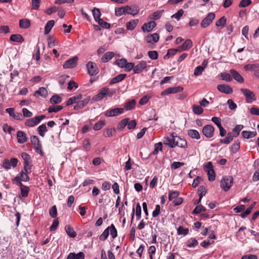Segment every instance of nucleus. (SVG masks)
Masks as SVG:
<instances>
[{"instance_id": "1", "label": "nucleus", "mask_w": 259, "mask_h": 259, "mask_svg": "<svg viewBox=\"0 0 259 259\" xmlns=\"http://www.w3.org/2000/svg\"><path fill=\"white\" fill-rule=\"evenodd\" d=\"M30 141L34 146L35 152L41 156L44 155V152L42 151V146L38 138L36 136H32L30 137Z\"/></svg>"}, {"instance_id": "2", "label": "nucleus", "mask_w": 259, "mask_h": 259, "mask_svg": "<svg viewBox=\"0 0 259 259\" xmlns=\"http://www.w3.org/2000/svg\"><path fill=\"white\" fill-rule=\"evenodd\" d=\"M177 137L176 133H172L170 135V137L164 138L163 143L171 148H174L178 144V142L176 141V138H177Z\"/></svg>"}, {"instance_id": "3", "label": "nucleus", "mask_w": 259, "mask_h": 259, "mask_svg": "<svg viewBox=\"0 0 259 259\" xmlns=\"http://www.w3.org/2000/svg\"><path fill=\"white\" fill-rule=\"evenodd\" d=\"M233 182V177L231 176H226L221 181V187L225 191H228L232 187Z\"/></svg>"}, {"instance_id": "4", "label": "nucleus", "mask_w": 259, "mask_h": 259, "mask_svg": "<svg viewBox=\"0 0 259 259\" xmlns=\"http://www.w3.org/2000/svg\"><path fill=\"white\" fill-rule=\"evenodd\" d=\"M240 91L245 96L246 103H250L256 100L255 94L250 90L242 88Z\"/></svg>"}, {"instance_id": "5", "label": "nucleus", "mask_w": 259, "mask_h": 259, "mask_svg": "<svg viewBox=\"0 0 259 259\" xmlns=\"http://www.w3.org/2000/svg\"><path fill=\"white\" fill-rule=\"evenodd\" d=\"M45 117L46 116L44 115L35 116L27 120L25 122V125L28 127H33L38 124L40 121Z\"/></svg>"}, {"instance_id": "6", "label": "nucleus", "mask_w": 259, "mask_h": 259, "mask_svg": "<svg viewBox=\"0 0 259 259\" xmlns=\"http://www.w3.org/2000/svg\"><path fill=\"white\" fill-rule=\"evenodd\" d=\"M124 109L122 108H115L106 111L104 115L107 117L116 116L123 113Z\"/></svg>"}, {"instance_id": "7", "label": "nucleus", "mask_w": 259, "mask_h": 259, "mask_svg": "<svg viewBox=\"0 0 259 259\" xmlns=\"http://www.w3.org/2000/svg\"><path fill=\"white\" fill-rule=\"evenodd\" d=\"M202 132L206 138H210L213 136L214 128L212 125L207 124L203 126Z\"/></svg>"}, {"instance_id": "8", "label": "nucleus", "mask_w": 259, "mask_h": 259, "mask_svg": "<svg viewBox=\"0 0 259 259\" xmlns=\"http://www.w3.org/2000/svg\"><path fill=\"white\" fill-rule=\"evenodd\" d=\"M87 68L88 69V73L91 76L95 75L99 72L96 64L93 62H89L87 64Z\"/></svg>"}, {"instance_id": "9", "label": "nucleus", "mask_w": 259, "mask_h": 259, "mask_svg": "<svg viewBox=\"0 0 259 259\" xmlns=\"http://www.w3.org/2000/svg\"><path fill=\"white\" fill-rule=\"evenodd\" d=\"M28 173L25 172V171L22 170L20 172V176L15 177L12 180L13 182L15 183L16 184H18V181L22 182H28L29 181V177L27 175Z\"/></svg>"}, {"instance_id": "10", "label": "nucleus", "mask_w": 259, "mask_h": 259, "mask_svg": "<svg viewBox=\"0 0 259 259\" xmlns=\"http://www.w3.org/2000/svg\"><path fill=\"white\" fill-rule=\"evenodd\" d=\"M214 18L215 14L213 13H209L201 21V26L203 28H206L210 24Z\"/></svg>"}, {"instance_id": "11", "label": "nucleus", "mask_w": 259, "mask_h": 259, "mask_svg": "<svg viewBox=\"0 0 259 259\" xmlns=\"http://www.w3.org/2000/svg\"><path fill=\"white\" fill-rule=\"evenodd\" d=\"M78 58L75 56L67 60L63 65L64 68H72L76 67Z\"/></svg>"}, {"instance_id": "12", "label": "nucleus", "mask_w": 259, "mask_h": 259, "mask_svg": "<svg viewBox=\"0 0 259 259\" xmlns=\"http://www.w3.org/2000/svg\"><path fill=\"white\" fill-rule=\"evenodd\" d=\"M159 39V34L157 33L150 34L145 37V40L148 44H154L158 41Z\"/></svg>"}, {"instance_id": "13", "label": "nucleus", "mask_w": 259, "mask_h": 259, "mask_svg": "<svg viewBox=\"0 0 259 259\" xmlns=\"http://www.w3.org/2000/svg\"><path fill=\"white\" fill-rule=\"evenodd\" d=\"M178 191H169L168 194V199L169 201H172V205L176 206L178 205Z\"/></svg>"}, {"instance_id": "14", "label": "nucleus", "mask_w": 259, "mask_h": 259, "mask_svg": "<svg viewBox=\"0 0 259 259\" xmlns=\"http://www.w3.org/2000/svg\"><path fill=\"white\" fill-rule=\"evenodd\" d=\"M217 89L220 92L226 94H230L233 93V89L228 84H219L217 86Z\"/></svg>"}, {"instance_id": "15", "label": "nucleus", "mask_w": 259, "mask_h": 259, "mask_svg": "<svg viewBox=\"0 0 259 259\" xmlns=\"http://www.w3.org/2000/svg\"><path fill=\"white\" fill-rule=\"evenodd\" d=\"M18 186H19L21 190V195L23 198H26L28 195V193L30 191L29 187L24 185L22 182L18 181V184H16Z\"/></svg>"}, {"instance_id": "16", "label": "nucleus", "mask_w": 259, "mask_h": 259, "mask_svg": "<svg viewBox=\"0 0 259 259\" xmlns=\"http://www.w3.org/2000/svg\"><path fill=\"white\" fill-rule=\"evenodd\" d=\"M147 67L146 61H141L134 68V73L138 74L142 72Z\"/></svg>"}, {"instance_id": "17", "label": "nucleus", "mask_w": 259, "mask_h": 259, "mask_svg": "<svg viewBox=\"0 0 259 259\" xmlns=\"http://www.w3.org/2000/svg\"><path fill=\"white\" fill-rule=\"evenodd\" d=\"M156 26V23L154 21H150L148 23H144L142 26V30L144 32H149L151 31Z\"/></svg>"}, {"instance_id": "18", "label": "nucleus", "mask_w": 259, "mask_h": 259, "mask_svg": "<svg viewBox=\"0 0 259 259\" xmlns=\"http://www.w3.org/2000/svg\"><path fill=\"white\" fill-rule=\"evenodd\" d=\"M125 12L127 14H131L135 16L138 14L139 12V9L138 6L134 5L132 6H125Z\"/></svg>"}, {"instance_id": "19", "label": "nucleus", "mask_w": 259, "mask_h": 259, "mask_svg": "<svg viewBox=\"0 0 259 259\" xmlns=\"http://www.w3.org/2000/svg\"><path fill=\"white\" fill-rule=\"evenodd\" d=\"M107 88L106 87L101 89L99 93L93 97L92 100L96 102L101 100L106 95V94L107 93Z\"/></svg>"}, {"instance_id": "20", "label": "nucleus", "mask_w": 259, "mask_h": 259, "mask_svg": "<svg viewBox=\"0 0 259 259\" xmlns=\"http://www.w3.org/2000/svg\"><path fill=\"white\" fill-rule=\"evenodd\" d=\"M193 46V42L190 39H186L183 44L179 46V52L189 50Z\"/></svg>"}, {"instance_id": "21", "label": "nucleus", "mask_w": 259, "mask_h": 259, "mask_svg": "<svg viewBox=\"0 0 259 259\" xmlns=\"http://www.w3.org/2000/svg\"><path fill=\"white\" fill-rule=\"evenodd\" d=\"M17 142L19 144H23L27 142V138L26 134L21 131H19L17 133Z\"/></svg>"}, {"instance_id": "22", "label": "nucleus", "mask_w": 259, "mask_h": 259, "mask_svg": "<svg viewBox=\"0 0 259 259\" xmlns=\"http://www.w3.org/2000/svg\"><path fill=\"white\" fill-rule=\"evenodd\" d=\"M90 97H87L86 98L83 99V100L77 101V104L74 106V109L77 110L83 108L90 101Z\"/></svg>"}, {"instance_id": "23", "label": "nucleus", "mask_w": 259, "mask_h": 259, "mask_svg": "<svg viewBox=\"0 0 259 259\" xmlns=\"http://www.w3.org/2000/svg\"><path fill=\"white\" fill-rule=\"evenodd\" d=\"M230 73L236 81L240 83L244 82L243 77L236 70L234 69H231L230 70Z\"/></svg>"}, {"instance_id": "24", "label": "nucleus", "mask_w": 259, "mask_h": 259, "mask_svg": "<svg viewBox=\"0 0 259 259\" xmlns=\"http://www.w3.org/2000/svg\"><path fill=\"white\" fill-rule=\"evenodd\" d=\"M6 112L8 113L10 116L13 117L15 119L20 120L22 115L18 112H15L13 108H9L6 109Z\"/></svg>"}, {"instance_id": "25", "label": "nucleus", "mask_w": 259, "mask_h": 259, "mask_svg": "<svg viewBox=\"0 0 259 259\" xmlns=\"http://www.w3.org/2000/svg\"><path fill=\"white\" fill-rule=\"evenodd\" d=\"M84 254L83 252H79L76 254L73 252L70 253L66 259H84Z\"/></svg>"}, {"instance_id": "26", "label": "nucleus", "mask_w": 259, "mask_h": 259, "mask_svg": "<svg viewBox=\"0 0 259 259\" xmlns=\"http://www.w3.org/2000/svg\"><path fill=\"white\" fill-rule=\"evenodd\" d=\"M244 68L245 70L252 71H254V72H256V71H259V64L254 63L247 64L244 66Z\"/></svg>"}, {"instance_id": "27", "label": "nucleus", "mask_w": 259, "mask_h": 259, "mask_svg": "<svg viewBox=\"0 0 259 259\" xmlns=\"http://www.w3.org/2000/svg\"><path fill=\"white\" fill-rule=\"evenodd\" d=\"M126 75L125 74H120L115 77H113L110 81V84H113L116 83H118L119 82L123 80L126 77Z\"/></svg>"}, {"instance_id": "28", "label": "nucleus", "mask_w": 259, "mask_h": 259, "mask_svg": "<svg viewBox=\"0 0 259 259\" xmlns=\"http://www.w3.org/2000/svg\"><path fill=\"white\" fill-rule=\"evenodd\" d=\"M10 40L16 42H23L24 41V38L19 34H12L10 37Z\"/></svg>"}, {"instance_id": "29", "label": "nucleus", "mask_w": 259, "mask_h": 259, "mask_svg": "<svg viewBox=\"0 0 259 259\" xmlns=\"http://www.w3.org/2000/svg\"><path fill=\"white\" fill-rule=\"evenodd\" d=\"M139 23L138 19H134L132 20L126 24V27L127 30H134Z\"/></svg>"}, {"instance_id": "30", "label": "nucleus", "mask_w": 259, "mask_h": 259, "mask_svg": "<svg viewBox=\"0 0 259 259\" xmlns=\"http://www.w3.org/2000/svg\"><path fill=\"white\" fill-rule=\"evenodd\" d=\"M114 56V53L112 52H107L101 58V61L106 63L110 60Z\"/></svg>"}, {"instance_id": "31", "label": "nucleus", "mask_w": 259, "mask_h": 259, "mask_svg": "<svg viewBox=\"0 0 259 259\" xmlns=\"http://www.w3.org/2000/svg\"><path fill=\"white\" fill-rule=\"evenodd\" d=\"M178 92V87L168 88L161 93V96H165L170 94L177 93Z\"/></svg>"}, {"instance_id": "32", "label": "nucleus", "mask_w": 259, "mask_h": 259, "mask_svg": "<svg viewBox=\"0 0 259 259\" xmlns=\"http://www.w3.org/2000/svg\"><path fill=\"white\" fill-rule=\"evenodd\" d=\"M65 229L67 235L69 237L74 238L76 236V233L74 231V229L70 225H66L65 226Z\"/></svg>"}, {"instance_id": "33", "label": "nucleus", "mask_w": 259, "mask_h": 259, "mask_svg": "<svg viewBox=\"0 0 259 259\" xmlns=\"http://www.w3.org/2000/svg\"><path fill=\"white\" fill-rule=\"evenodd\" d=\"M240 144L239 141H235L230 147L231 152L233 153H237L240 149Z\"/></svg>"}, {"instance_id": "34", "label": "nucleus", "mask_w": 259, "mask_h": 259, "mask_svg": "<svg viewBox=\"0 0 259 259\" xmlns=\"http://www.w3.org/2000/svg\"><path fill=\"white\" fill-rule=\"evenodd\" d=\"M30 26V21L27 19H23L20 20L19 26L21 28L26 29L28 28Z\"/></svg>"}, {"instance_id": "35", "label": "nucleus", "mask_w": 259, "mask_h": 259, "mask_svg": "<svg viewBox=\"0 0 259 259\" xmlns=\"http://www.w3.org/2000/svg\"><path fill=\"white\" fill-rule=\"evenodd\" d=\"M242 136L245 139H250L255 137L257 133L255 131L254 132H250V131H243L242 133Z\"/></svg>"}, {"instance_id": "36", "label": "nucleus", "mask_w": 259, "mask_h": 259, "mask_svg": "<svg viewBox=\"0 0 259 259\" xmlns=\"http://www.w3.org/2000/svg\"><path fill=\"white\" fill-rule=\"evenodd\" d=\"M54 20H50L47 23L45 27V34L46 35L50 33L52 27L54 26Z\"/></svg>"}, {"instance_id": "37", "label": "nucleus", "mask_w": 259, "mask_h": 259, "mask_svg": "<svg viewBox=\"0 0 259 259\" xmlns=\"http://www.w3.org/2000/svg\"><path fill=\"white\" fill-rule=\"evenodd\" d=\"M129 120L128 118H125L121 120L117 124V130L119 131L122 130L127 125Z\"/></svg>"}, {"instance_id": "38", "label": "nucleus", "mask_w": 259, "mask_h": 259, "mask_svg": "<svg viewBox=\"0 0 259 259\" xmlns=\"http://www.w3.org/2000/svg\"><path fill=\"white\" fill-rule=\"evenodd\" d=\"M37 132L39 136L44 137L45 136L46 132H47V127L45 124L40 125L37 128Z\"/></svg>"}, {"instance_id": "39", "label": "nucleus", "mask_w": 259, "mask_h": 259, "mask_svg": "<svg viewBox=\"0 0 259 259\" xmlns=\"http://www.w3.org/2000/svg\"><path fill=\"white\" fill-rule=\"evenodd\" d=\"M188 135L192 138L199 139L200 137L198 132L195 130H189L188 131Z\"/></svg>"}, {"instance_id": "40", "label": "nucleus", "mask_w": 259, "mask_h": 259, "mask_svg": "<svg viewBox=\"0 0 259 259\" xmlns=\"http://www.w3.org/2000/svg\"><path fill=\"white\" fill-rule=\"evenodd\" d=\"M136 105V101L135 100L133 99L127 102H126L124 105V109L126 111H128L132 109H133Z\"/></svg>"}, {"instance_id": "41", "label": "nucleus", "mask_w": 259, "mask_h": 259, "mask_svg": "<svg viewBox=\"0 0 259 259\" xmlns=\"http://www.w3.org/2000/svg\"><path fill=\"white\" fill-rule=\"evenodd\" d=\"M163 11V10H160L155 12L149 15V18L154 20H157L160 18Z\"/></svg>"}, {"instance_id": "42", "label": "nucleus", "mask_w": 259, "mask_h": 259, "mask_svg": "<svg viewBox=\"0 0 259 259\" xmlns=\"http://www.w3.org/2000/svg\"><path fill=\"white\" fill-rule=\"evenodd\" d=\"M108 229V232L110 233L113 238H115L117 236V231L113 224H111L110 226L107 228Z\"/></svg>"}, {"instance_id": "43", "label": "nucleus", "mask_w": 259, "mask_h": 259, "mask_svg": "<svg viewBox=\"0 0 259 259\" xmlns=\"http://www.w3.org/2000/svg\"><path fill=\"white\" fill-rule=\"evenodd\" d=\"M116 130L114 128H107L104 131L103 136L105 137H110L115 135Z\"/></svg>"}, {"instance_id": "44", "label": "nucleus", "mask_w": 259, "mask_h": 259, "mask_svg": "<svg viewBox=\"0 0 259 259\" xmlns=\"http://www.w3.org/2000/svg\"><path fill=\"white\" fill-rule=\"evenodd\" d=\"M92 13H93V15L94 18V19L96 21H98V20L101 19L100 17L101 15V13L100 12L99 9L97 8H94L92 10Z\"/></svg>"}, {"instance_id": "45", "label": "nucleus", "mask_w": 259, "mask_h": 259, "mask_svg": "<svg viewBox=\"0 0 259 259\" xmlns=\"http://www.w3.org/2000/svg\"><path fill=\"white\" fill-rule=\"evenodd\" d=\"M36 94L43 97H46L48 95V92L45 88L41 87L35 92L34 96Z\"/></svg>"}, {"instance_id": "46", "label": "nucleus", "mask_w": 259, "mask_h": 259, "mask_svg": "<svg viewBox=\"0 0 259 259\" xmlns=\"http://www.w3.org/2000/svg\"><path fill=\"white\" fill-rule=\"evenodd\" d=\"M62 98L58 95L53 96L50 99V102L52 104H56L61 103Z\"/></svg>"}, {"instance_id": "47", "label": "nucleus", "mask_w": 259, "mask_h": 259, "mask_svg": "<svg viewBox=\"0 0 259 259\" xmlns=\"http://www.w3.org/2000/svg\"><path fill=\"white\" fill-rule=\"evenodd\" d=\"M198 244L197 240L193 238L189 239L187 242V246L188 247H194Z\"/></svg>"}, {"instance_id": "48", "label": "nucleus", "mask_w": 259, "mask_h": 259, "mask_svg": "<svg viewBox=\"0 0 259 259\" xmlns=\"http://www.w3.org/2000/svg\"><path fill=\"white\" fill-rule=\"evenodd\" d=\"M255 204V202H254L249 207H248L243 213L241 214V217L242 218H245L247 215L250 214L253 208L254 207Z\"/></svg>"}, {"instance_id": "49", "label": "nucleus", "mask_w": 259, "mask_h": 259, "mask_svg": "<svg viewBox=\"0 0 259 259\" xmlns=\"http://www.w3.org/2000/svg\"><path fill=\"white\" fill-rule=\"evenodd\" d=\"M63 109V106L60 105L58 106H51L48 109L49 113L57 112Z\"/></svg>"}, {"instance_id": "50", "label": "nucleus", "mask_w": 259, "mask_h": 259, "mask_svg": "<svg viewBox=\"0 0 259 259\" xmlns=\"http://www.w3.org/2000/svg\"><path fill=\"white\" fill-rule=\"evenodd\" d=\"M220 76L222 80L228 82L231 81L233 79L232 77H231V75L229 73L226 72L221 73L220 74Z\"/></svg>"}, {"instance_id": "51", "label": "nucleus", "mask_w": 259, "mask_h": 259, "mask_svg": "<svg viewBox=\"0 0 259 259\" xmlns=\"http://www.w3.org/2000/svg\"><path fill=\"white\" fill-rule=\"evenodd\" d=\"M192 109L193 112L197 115H200L203 113V109L201 106L194 105L192 106Z\"/></svg>"}, {"instance_id": "52", "label": "nucleus", "mask_w": 259, "mask_h": 259, "mask_svg": "<svg viewBox=\"0 0 259 259\" xmlns=\"http://www.w3.org/2000/svg\"><path fill=\"white\" fill-rule=\"evenodd\" d=\"M162 149V144L161 142H159L154 145V150L152 152V154L156 155L159 151H161Z\"/></svg>"}, {"instance_id": "53", "label": "nucleus", "mask_w": 259, "mask_h": 259, "mask_svg": "<svg viewBox=\"0 0 259 259\" xmlns=\"http://www.w3.org/2000/svg\"><path fill=\"white\" fill-rule=\"evenodd\" d=\"M178 51V49H169L168 50L167 54L164 56V59H167L170 57L174 56Z\"/></svg>"}, {"instance_id": "54", "label": "nucleus", "mask_w": 259, "mask_h": 259, "mask_svg": "<svg viewBox=\"0 0 259 259\" xmlns=\"http://www.w3.org/2000/svg\"><path fill=\"white\" fill-rule=\"evenodd\" d=\"M206 209L203 207L202 205H197L195 207L194 209L193 210V213L198 214L201 212L205 211Z\"/></svg>"}, {"instance_id": "55", "label": "nucleus", "mask_w": 259, "mask_h": 259, "mask_svg": "<svg viewBox=\"0 0 259 259\" xmlns=\"http://www.w3.org/2000/svg\"><path fill=\"white\" fill-rule=\"evenodd\" d=\"M49 214L52 218H56L57 209L56 205L53 206L49 210Z\"/></svg>"}, {"instance_id": "56", "label": "nucleus", "mask_w": 259, "mask_h": 259, "mask_svg": "<svg viewBox=\"0 0 259 259\" xmlns=\"http://www.w3.org/2000/svg\"><path fill=\"white\" fill-rule=\"evenodd\" d=\"M125 7H122L115 9V15L117 16H120L123 14H125Z\"/></svg>"}, {"instance_id": "57", "label": "nucleus", "mask_w": 259, "mask_h": 259, "mask_svg": "<svg viewBox=\"0 0 259 259\" xmlns=\"http://www.w3.org/2000/svg\"><path fill=\"white\" fill-rule=\"evenodd\" d=\"M226 23V19L225 16L222 17L215 23V25L218 27H224Z\"/></svg>"}, {"instance_id": "58", "label": "nucleus", "mask_w": 259, "mask_h": 259, "mask_svg": "<svg viewBox=\"0 0 259 259\" xmlns=\"http://www.w3.org/2000/svg\"><path fill=\"white\" fill-rule=\"evenodd\" d=\"M148 57L152 60H156L158 58V54L156 51H150L148 52Z\"/></svg>"}, {"instance_id": "59", "label": "nucleus", "mask_w": 259, "mask_h": 259, "mask_svg": "<svg viewBox=\"0 0 259 259\" xmlns=\"http://www.w3.org/2000/svg\"><path fill=\"white\" fill-rule=\"evenodd\" d=\"M100 26L104 28H109L110 27V24L105 21L102 19H100L97 21Z\"/></svg>"}, {"instance_id": "60", "label": "nucleus", "mask_w": 259, "mask_h": 259, "mask_svg": "<svg viewBox=\"0 0 259 259\" xmlns=\"http://www.w3.org/2000/svg\"><path fill=\"white\" fill-rule=\"evenodd\" d=\"M105 121L103 120L99 121L95 124L93 129L95 131H98L102 128V127L104 125Z\"/></svg>"}, {"instance_id": "61", "label": "nucleus", "mask_w": 259, "mask_h": 259, "mask_svg": "<svg viewBox=\"0 0 259 259\" xmlns=\"http://www.w3.org/2000/svg\"><path fill=\"white\" fill-rule=\"evenodd\" d=\"M208 180L210 181H213L215 178V174L213 169L207 171Z\"/></svg>"}, {"instance_id": "62", "label": "nucleus", "mask_w": 259, "mask_h": 259, "mask_svg": "<svg viewBox=\"0 0 259 259\" xmlns=\"http://www.w3.org/2000/svg\"><path fill=\"white\" fill-rule=\"evenodd\" d=\"M117 65L120 68H124L126 63L127 62L125 58H122L116 60V61Z\"/></svg>"}, {"instance_id": "63", "label": "nucleus", "mask_w": 259, "mask_h": 259, "mask_svg": "<svg viewBox=\"0 0 259 259\" xmlns=\"http://www.w3.org/2000/svg\"><path fill=\"white\" fill-rule=\"evenodd\" d=\"M243 128V126L241 124L237 125L233 130V132L237 137L239 136L240 132Z\"/></svg>"}, {"instance_id": "64", "label": "nucleus", "mask_w": 259, "mask_h": 259, "mask_svg": "<svg viewBox=\"0 0 259 259\" xmlns=\"http://www.w3.org/2000/svg\"><path fill=\"white\" fill-rule=\"evenodd\" d=\"M206 190L204 186H200L198 189V194L200 199H202L203 196L206 194Z\"/></svg>"}]
</instances>
